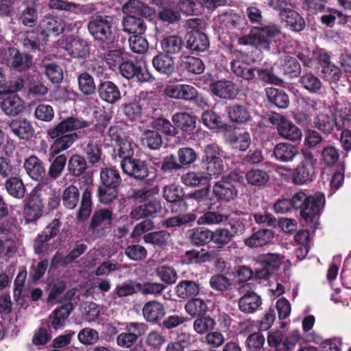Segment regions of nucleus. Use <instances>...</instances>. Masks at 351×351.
Returning a JSON list of instances; mask_svg holds the SVG:
<instances>
[{"mask_svg":"<svg viewBox=\"0 0 351 351\" xmlns=\"http://www.w3.org/2000/svg\"><path fill=\"white\" fill-rule=\"evenodd\" d=\"M88 126H89L88 121L75 117H69L60 122L56 127L48 130V136L55 139L50 147V154L54 156L69 149L78 138L76 133L69 132Z\"/></svg>","mask_w":351,"mask_h":351,"instance_id":"obj_1","label":"nucleus"},{"mask_svg":"<svg viewBox=\"0 0 351 351\" xmlns=\"http://www.w3.org/2000/svg\"><path fill=\"white\" fill-rule=\"evenodd\" d=\"M281 34L280 26L269 23L261 27H254L247 35L239 38L242 45H252L268 50L271 40Z\"/></svg>","mask_w":351,"mask_h":351,"instance_id":"obj_2","label":"nucleus"},{"mask_svg":"<svg viewBox=\"0 0 351 351\" xmlns=\"http://www.w3.org/2000/svg\"><path fill=\"white\" fill-rule=\"evenodd\" d=\"M317 159L309 151H303L300 164L294 169L291 180L296 185L308 184L315 177Z\"/></svg>","mask_w":351,"mask_h":351,"instance_id":"obj_3","label":"nucleus"},{"mask_svg":"<svg viewBox=\"0 0 351 351\" xmlns=\"http://www.w3.org/2000/svg\"><path fill=\"white\" fill-rule=\"evenodd\" d=\"M114 18L108 15H96L90 17L88 29L95 40L108 43L112 39Z\"/></svg>","mask_w":351,"mask_h":351,"instance_id":"obj_4","label":"nucleus"},{"mask_svg":"<svg viewBox=\"0 0 351 351\" xmlns=\"http://www.w3.org/2000/svg\"><path fill=\"white\" fill-rule=\"evenodd\" d=\"M238 292L241 295L238 306L239 310L245 314H251L257 311L262 305V299L255 291L254 285L251 283L240 285Z\"/></svg>","mask_w":351,"mask_h":351,"instance_id":"obj_5","label":"nucleus"},{"mask_svg":"<svg viewBox=\"0 0 351 351\" xmlns=\"http://www.w3.org/2000/svg\"><path fill=\"white\" fill-rule=\"evenodd\" d=\"M241 177L234 172H231L227 177H223L217 182L213 187L215 197L223 202L234 199L238 195V191L233 182H239Z\"/></svg>","mask_w":351,"mask_h":351,"instance_id":"obj_6","label":"nucleus"},{"mask_svg":"<svg viewBox=\"0 0 351 351\" xmlns=\"http://www.w3.org/2000/svg\"><path fill=\"white\" fill-rule=\"evenodd\" d=\"M268 345L275 348V351H291L299 340L297 332L285 334L282 331L276 330L268 332Z\"/></svg>","mask_w":351,"mask_h":351,"instance_id":"obj_7","label":"nucleus"},{"mask_svg":"<svg viewBox=\"0 0 351 351\" xmlns=\"http://www.w3.org/2000/svg\"><path fill=\"white\" fill-rule=\"evenodd\" d=\"M165 95L174 99L192 101L198 97V91L189 84H169L164 89Z\"/></svg>","mask_w":351,"mask_h":351,"instance_id":"obj_8","label":"nucleus"},{"mask_svg":"<svg viewBox=\"0 0 351 351\" xmlns=\"http://www.w3.org/2000/svg\"><path fill=\"white\" fill-rule=\"evenodd\" d=\"M121 167L125 174L136 180H143L148 175V168L145 163L132 157L122 159Z\"/></svg>","mask_w":351,"mask_h":351,"instance_id":"obj_9","label":"nucleus"},{"mask_svg":"<svg viewBox=\"0 0 351 351\" xmlns=\"http://www.w3.org/2000/svg\"><path fill=\"white\" fill-rule=\"evenodd\" d=\"M121 74L127 79L136 78L140 82H148L152 77L145 66L141 64H134L131 61H125L119 65Z\"/></svg>","mask_w":351,"mask_h":351,"instance_id":"obj_10","label":"nucleus"},{"mask_svg":"<svg viewBox=\"0 0 351 351\" xmlns=\"http://www.w3.org/2000/svg\"><path fill=\"white\" fill-rule=\"evenodd\" d=\"M211 92L216 96L226 99H232L239 93V88L230 80H219L210 86Z\"/></svg>","mask_w":351,"mask_h":351,"instance_id":"obj_11","label":"nucleus"},{"mask_svg":"<svg viewBox=\"0 0 351 351\" xmlns=\"http://www.w3.org/2000/svg\"><path fill=\"white\" fill-rule=\"evenodd\" d=\"M162 210L160 202L157 199L150 200L149 202L140 205L130 213V217L134 220H139L145 217H154Z\"/></svg>","mask_w":351,"mask_h":351,"instance_id":"obj_12","label":"nucleus"},{"mask_svg":"<svg viewBox=\"0 0 351 351\" xmlns=\"http://www.w3.org/2000/svg\"><path fill=\"white\" fill-rule=\"evenodd\" d=\"M325 203V197L321 193L311 196L307 204L300 212V215L306 221H311L319 215Z\"/></svg>","mask_w":351,"mask_h":351,"instance_id":"obj_13","label":"nucleus"},{"mask_svg":"<svg viewBox=\"0 0 351 351\" xmlns=\"http://www.w3.org/2000/svg\"><path fill=\"white\" fill-rule=\"evenodd\" d=\"M277 120L278 121L277 130L281 137L292 141L301 138L302 132L291 121L282 116H279Z\"/></svg>","mask_w":351,"mask_h":351,"instance_id":"obj_14","label":"nucleus"},{"mask_svg":"<svg viewBox=\"0 0 351 351\" xmlns=\"http://www.w3.org/2000/svg\"><path fill=\"white\" fill-rule=\"evenodd\" d=\"M298 154V147L289 143H280L273 149V156L281 162H292Z\"/></svg>","mask_w":351,"mask_h":351,"instance_id":"obj_15","label":"nucleus"},{"mask_svg":"<svg viewBox=\"0 0 351 351\" xmlns=\"http://www.w3.org/2000/svg\"><path fill=\"white\" fill-rule=\"evenodd\" d=\"M142 313L147 322L156 323L163 318L166 312L163 304L157 300H152L144 304Z\"/></svg>","mask_w":351,"mask_h":351,"instance_id":"obj_16","label":"nucleus"},{"mask_svg":"<svg viewBox=\"0 0 351 351\" xmlns=\"http://www.w3.org/2000/svg\"><path fill=\"white\" fill-rule=\"evenodd\" d=\"M24 168L27 175L34 180L41 181L45 176V165L38 157L31 156L24 162Z\"/></svg>","mask_w":351,"mask_h":351,"instance_id":"obj_17","label":"nucleus"},{"mask_svg":"<svg viewBox=\"0 0 351 351\" xmlns=\"http://www.w3.org/2000/svg\"><path fill=\"white\" fill-rule=\"evenodd\" d=\"M122 11L127 16L134 15L135 16H143L145 18L151 17L154 14L153 8L136 0H129L123 5Z\"/></svg>","mask_w":351,"mask_h":351,"instance_id":"obj_18","label":"nucleus"},{"mask_svg":"<svg viewBox=\"0 0 351 351\" xmlns=\"http://www.w3.org/2000/svg\"><path fill=\"white\" fill-rule=\"evenodd\" d=\"M274 233L271 230L261 229L253 233L244 240L249 247L254 248L268 245L273 239Z\"/></svg>","mask_w":351,"mask_h":351,"instance_id":"obj_19","label":"nucleus"},{"mask_svg":"<svg viewBox=\"0 0 351 351\" xmlns=\"http://www.w3.org/2000/svg\"><path fill=\"white\" fill-rule=\"evenodd\" d=\"M9 128L12 133L20 139L28 140L34 133L32 124L25 119H16L9 123Z\"/></svg>","mask_w":351,"mask_h":351,"instance_id":"obj_20","label":"nucleus"},{"mask_svg":"<svg viewBox=\"0 0 351 351\" xmlns=\"http://www.w3.org/2000/svg\"><path fill=\"white\" fill-rule=\"evenodd\" d=\"M9 52V64L14 69L22 71L27 69L31 64L32 58L26 53H21L15 48H10Z\"/></svg>","mask_w":351,"mask_h":351,"instance_id":"obj_21","label":"nucleus"},{"mask_svg":"<svg viewBox=\"0 0 351 351\" xmlns=\"http://www.w3.org/2000/svg\"><path fill=\"white\" fill-rule=\"evenodd\" d=\"M187 47L196 51H205L209 47L206 35L197 30H192L187 34Z\"/></svg>","mask_w":351,"mask_h":351,"instance_id":"obj_22","label":"nucleus"},{"mask_svg":"<svg viewBox=\"0 0 351 351\" xmlns=\"http://www.w3.org/2000/svg\"><path fill=\"white\" fill-rule=\"evenodd\" d=\"M73 308V304L69 302L54 310L49 317L51 326L55 330L64 327Z\"/></svg>","mask_w":351,"mask_h":351,"instance_id":"obj_23","label":"nucleus"},{"mask_svg":"<svg viewBox=\"0 0 351 351\" xmlns=\"http://www.w3.org/2000/svg\"><path fill=\"white\" fill-rule=\"evenodd\" d=\"M98 92L100 98L109 104H114L121 99L119 88L110 81L102 82L99 86Z\"/></svg>","mask_w":351,"mask_h":351,"instance_id":"obj_24","label":"nucleus"},{"mask_svg":"<svg viewBox=\"0 0 351 351\" xmlns=\"http://www.w3.org/2000/svg\"><path fill=\"white\" fill-rule=\"evenodd\" d=\"M280 64L284 72L291 77H297L301 71V67L297 60L287 51L280 52Z\"/></svg>","mask_w":351,"mask_h":351,"instance_id":"obj_25","label":"nucleus"},{"mask_svg":"<svg viewBox=\"0 0 351 351\" xmlns=\"http://www.w3.org/2000/svg\"><path fill=\"white\" fill-rule=\"evenodd\" d=\"M65 49L73 58H85L90 53L87 42L79 38L69 39L66 44Z\"/></svg>","mask_w":351,"mask_h":351,"instance_id":"obj_26","label":"nucleus"},{"mask_svg":"<svg viewBox=\"0 0 351 351\" xmlns=\"http://www.w3.org/2000/svg\"><path fill=\"white\" fill-rule=\"evenodd\" d=\"M41 66L44 69L46 76L52 83L58 84L62 80V68L56 63L51 62L49 58L45 57L42 60Z\"/></svg>","mask_w":351,"mask_h":351,"instance_id":"obj_27","label":"nucleus"},{"mask_svg":"<svg viewBox=\"0 0 351 351\" xmlns=\"http://www.w3.org/2000/svg\"><path fill=\"white\" fill-rule=\"evenodd\" d=\"M199 292V284L193 280H182L176 287L177 296L182 299H188L195 297L198 295Z\"/></svg>","mask_w":351,"mask_h":351,"instance_id":"obj_28","label":"nucleus"},{"mask_svg":"<svg viewBox=\"0 0 351 351\" xmlns=\"http://www.w3.org/2000/svg\"><path fill=\"white\" fill-rule=\"evenodd\" d=\"M123 29L128 34H143L146 29V25L139 16L134 15L127 16L122 21Z\"/></svg>","mask_w":351,"mask_h":351,"instance_id":"obj_29","label":"nucleus"},{"mask_svg":"<svg viewBox=\"0 0 351 351\" xmlns=\"http://www.w3.org/2000/svg\"><path fill=\"white\" fill-rule=\"evenodd\" d=\"M171 120L177 130L191 132L195 128V119L188 112H176L172 116Z\"/></svg>","mask_w":351,"mask_h":351,"instance_id":"obj_30","label":"nucleus"},{"mask_svg":"<svg viewBox=\"0 0 351 351\" xmlns=\"http://www.w3.org/2000/svg\"><path fill=\"white\" fill-rule=\"evenodd\" d=\"M281 18L287 23V26L293 31L300 32L305 27L304 19L291 8L282 12Z\"/></svg>","mask_w":351,"mask_h":351,"instance_id":"obj_31","label":"nucleus"},{"mask_svg":"<svg viewBox=\"0 0 351 351\" xmlns=\"http://www.w3.org/2000/svg\"><path fill=\"white\" fill-rule=\"evenodd\" d=\"M1 109L8 115H16L23 110L22 100L16 95H10L0 102Z\"/></svg>","mask_w":351,"mask_h":351,"instance_id":"obj_32","label":"nucleus"},{"mask_svg":"<svg viewBox=\"0 0 351 351\" xmlns=\"http://www.w3.org/2000/svg\"><path fill=\"white\" fill-rule=\"evenodd\" d=\"M228 114L230 120L238 123H244L250 119L247 108L241 104H234L228 108Z\"/></svg>","mask_w":351,"mask_h":351,"instance_id":"obj_33","label":"nucleus"},{"mask_svg":"<svg viewBox=\"0 0 351 351\" xmlns=\"http://www.w3.org/2000/svg\"><path fill=\"white\" fill-rule=\"evenodd\" d=\"M314 124L315 128L323 133L329 134L336 125V119L332 114L326 113H319L314 119Z\"/></svg>","mask_w":351,"mask_h":351,"instance_id":"obj_34","label":"nucleus"},{"mask_svg":"<svg viewBox=\"0 0 351 351\" xmlns=\"http://www.w3.org/2000/svg\"><path fill=\"white\" fill-rule=\"evenodd\" d=\"M245 179L247 183L252 186L261 187L267 184L269 180L268 173L260 169H253L245 173Z\"/></svg>","mask_w":351,"mask_h":351,"instance_id":"obj_35","label":"nucleus"},{"mask_svg":"<svg viewBox=\"0 0 351 351\" xmlns=\"http://www.w3.org/2000/svg\"><path fill=\"white\" fill-rule=\"evenodd\" d=\"M152 64L158 71L167 75L172 73L175 69L173 59L166 53H160L155 56Z\"/></svg>","mask_w":351,"mask_h":351,"instance_id":"obj_36","label":"nucleus"},{"mask_svg":"<svg viewBox=\"0 0 351 351\" xmlns=\"http://www.w3.org/2000/svg\"><path fill=\"white\" fill-rule=\"evenodd\" d=\"M161 47L167 55L177 54L183 47V40L178 36H169L161 40Z\"/></svg>","mask_w":351,"mask_h":351,"instance_id":"obj_37","label":"nucleus"},{"mask_svg":"<svg viewBox=\"0 0 351 351\" xmlns=\"http://www.w3.org/2000/svg\"><path fill=\"white\" fill-rule=\"evenodd\" d=\"M101 184L106 186L118 187L122 180L119 171L113 168H105L100 172Z\"/></svg>","mask_w":351,"mask_h":351,"instance_id":"obj_38","label":"nucleus"},{"mask_svg":"<svg viewBox=\"0 0 351 351\" xmlns=\"http://www.w3.org/2000/svg\"><path fill=\"white\" fill-rule=\"evenodd\" d=\"M267 97L270 103L279 108H286L289 106V97L282 90L269 88L267 89Z\"/></svg>","mask_w":351,"mask_h":351,"instance_id":"obj_39","label":"nucleus"},{"mask_svg":"<svg viewBox=\"0 0 351 351\" xmlns=\"http://www.w3.org/2000/svg\"><path fill=\"white\" fill-rule=\"evenodd\" d=\"M80 192L74 185H69L62 191V202L63 206L68 209H73L78 204Z\"/></svg>","mask_w":351,"mask_h":351,"instance_id":"obj_40","label":"nucleus"},{"mask_svg":"<svg viewBox=\"0 0 351 351\" xmlns=\"http://www.w3.org/2000/svg\"><path fill=\"white\" fill-rule=\"evenodd\" d=\"M38 13L37 9L34 5H28L22 10L19 16V23L29 27H34L38 21Z\"/></svg>","mask_w":351,"mask_h":351,"instance_id":"obj_41","label":"nucleus"},{"mask_svg":"<svg viewBox=\"0 0 351 351\" xmlns=\"http://www.w3.org/2000/svg\"><path fill=\"white\" fill-rule=\"evenodd\" d=\"M283 259L284 256L280 254L269 253L258 256L257 262L274 271L280 267Z\"/></svg>","mask_w":351,"mask_h":351,"instance_id":"obj_42","label":"nucleus"},{"mask_svg":"<svg viewBox=\"0 0 351 351\" xmlns=\"http://www.w3.org/2000/svg\"><path fill=\"white\" fill-rule=\"evenodd\" d=\"M191 242L197 246L204 245L210 241L211 230L203 228L190 230L188 232Z\"/></svg>","mask_w":351,"mask_h":351,"instance_id":"obj_43","label":"nucleus"},{"mask_svg":"<svg viewBox=\"0 0 351 351\" xmlns=\"http://www.w3.org/2000/svg\"><path fill=\"white\" fill-rule=\"evenodd\" d=\"M184 309L189 315L195 317L204 315L207 311L208 306L202 299L194 298L186 303Z\"/></svg>","mask_w":351,"mask_h":351,"instance_id":"obj_44","label":"nucleus"},{"mask_svg":"<svg viewBox=\"0 0 351 351\" xmlns=\"http://www.w3.org/2000/svg\"><path fill=\"white\" fill-rule=\"evenodd\" d=\"M5 189L8 193L15 198H23L25 193V186L22 180L18 178L12 177L5 182Z\"/></svg>","mask_w":351,"mask_h":351,"instance_id":"obj_45","label":"nucleus"},{"mask_svg":"<svg viewBox=\"0 0 351 351\" xmlns=\"http://www.w3.org/2000/svg\"><path fill=\"white\" fill-rule=\"evenodd\" d=\"M180 60L182 65L190 73L200 74L204 71V64L199 58L181 56Z\"/></svg>","mask_w":351,"mask_h":351,"instance_id":"obj_46","label":"nucleus"},{"mask_svg":"<svg viewBox=\"0 0 351 351\" xmlns=\"http://www.w3.org/2000/svg\"><path fill=\"white\" fill-rule=\"evenodd\" d=\"M79 90L85 95H91L96 90L93 77L88 73L84 72L77 77Z\"/></svg>","mask_w":351,"mask_h":351,"instance_id":"obj_47","label":"nucleus"},{"mask_svg":"<svg viewBox=\"0 0 351 351\" xmlns=\"http://www.w3.org/2000/svg\"><path fill=\"white\" fill-rule=\"evenodd\" d=\"M216 323L210 316H201L193 324V330L199 335H204L213 330Z\"/></svg>","mask_w":351,"mask_h":351,"instance_id":"obj_48","label":"nucleus"},{"mask_svg":"<svg viewBox=\"0 0 351 351\" xmlns=\"http://www.w3.org/2000/svg\"><path fill=\"white\" fill-rule=\"evenodd\" d=\"M208 180V176L201 171H191L182 175L181 177L182 182L189 186H197L200 184H204L207 182Z\"/></svg>","mask_w":351,"mask_h":351,"instance_id":"obj_49","label":"nucleus"},{"mask_svg":"<svg viewBox=\"0 0 351 351\" xmlns=\"http://www.w3.org/2000/svg\"><path fill=\"white\" fill-rule=\"evenodd\" d=\"M97 195L101 204H110L118 197V187L99 185Z\"/></svg>","mask_w":351,"mask_h":351,"instance_id":"obj_50","label":"nucleus"},{"mask_svg":"<svg viewBox=\"0 0 351 351\" xmlns=\"http://www.w3.org/2000/svg\"><path fill=\"white\" fill-rule=\"evenodd\" d=\"M209 285L213 289L223 293L231 289L232 283L228 277L221 274H215L210 278Z\"/></svg>","mask_w":351,"mask_h":351,"instance_id":"obj_51","label":"nucleus"},{"mask_svg":"<svg viewBox=\"0 0 351 351\" xmlns=\"http://www.w3.org/2000/svg\"><path fill=\"white\" fill-rule=\"evenodd\" d=\"M219 20L221 25L226 28L232 29L239 27L243 20L241 16L232 10L223 12L219 16Z\"/></svg>","mask_w":351,"mask_h":351,"instance_id":"obj_52","label":"nucleus"},{"mask_svg":"<svg viewBox=\"0 0 351 351\" xmlns=\"http://www.w3.org/2000/svg\"><path fill=\"white\" fill-rule=\"evenodd\" d=\"M92 210L91 192L86 189L82 194L80 208L78 211L77 217L80 220H86L90 215Z\"/></svg>","mask_w":351,"mask_h":351,"instance_id":"obj_53","label":"nucleus"},{"mask_svg":"<svg viewBox=\"0 0 351 351\" xmlns=\"http://www.w3.org/2000/svg\"><path fill=\"white\" fill-rule=\"evenodd\" d=\"M233 234L227 228H219L215 231H211L210 241L219 246H223L230 242Z\"/></svg>","mask_w":351,"mask_h":351,"instance_id":"obj_54","label":"nucleus"},{"mask_svg":"<svg viewBox=\"0 0 351 351\" xmlns=\"http://www.w3.org/2000/svg\"><path fill=\"white\" fill-rule=\"evenodd\" d=\"M68 169L72 175L80 176L86 169V160L80 155L73 156L69 161Z\"/></svg>","mask_w":351,"mask_h":351,"instance_id":"obj_55","label":"nucleus"},{"mask_svg":"<svg viewBox=\"0 0 351 351\" xmlns=\"http://www.w3.org/2000/svg\"><path fill=\"white\" fill-rule=\"evenodd\" d=\"M45 30L48 32L58 35L63 32L65 29V22L60 18L56 16L47 17L43 24Z\"/></svg>","mask_w":351,"mask_h":351,"instance_id":"obj_56","label":"nucleus"},{"mask_svg":"<svg viewBox=\"0 0 351 351\" xmlns=\"http://www.w3.org/2000/svg\"><path fill=\"white\" fill-rule=\"evenodd\" d=\"M170 238V234L165 230H160L148 233L143 237L145 243L162 246L165 245Z\"/></svg>","mask_w":351,"mask_h":351,"instance_id":"obj_57","label":"nucleus"},{"mask_svg":"<svg viewBox=\"0 0 351 351\" xmlns=\"http://www.w3.org/2000/svg\"><path fill=\"white\" fill-rule=\"evenodd\" d=\"M178 157L182 168L189 167L197 158L195 152L190 147L180 148L178 151Z\"/></svg>","mask_w":351,"mask_h":351,"instance_id":"obj_58","label":"nucleus"},{"mask_svg":"<svg viewBox=\"0 0 351 351\" xmlns=\"http://www.w3.org/2000/svg\"><path fill=\"white\" fill-rule=\"evenodd\" d=\"M66 162V157L64 154L56 157L49 168L48 176L53 180L60 177L64 169Z\"/></svg>","mask_w":351,"mask_h":351,"instance_id":"obj_59","label":"nucleus"},{"mask_svg":"<svg viewBox=\"0 0 351 351\" xmlns=\"http://www.w3.org/2000/svg\"><path fill=\"white\" fill-rule=\"evenodd\" d=\"M300 82L303 87L311 93H317L322 88L320 80L312 73L304 75Z\"/></svg>","mask_w":351,"mask_h":351,"instance_id":"obj_60","label":"nucleus"},{"mask_svg":"<svg viewBox=\"0 0 351 351\" xmlns=\"http://www.w3.org/2000/svg\"><path fill=\"white\" fill-rule=\"evenodd\" d=\"M138 282L126 281L117 285L114 289V293L119 298H124L134 294L138 291Z\"/></svg>","mask_w":351,"mask_h":351,"instance_id":"obj_61","label":"nucleus"},{"mask_svg":"<svg viewBox=\"0 0 351 351\" xmlns=\"http://www.w3.org/2000/svg\"><path fill=\"white\" fill-rule=\"evenodd\" d=\"M300 107L304 113H306V119L308 120L310 115L319 110L322 107V103L319 101H316L310 97H302L299 101Z\"/></svg>","mask_w":351,"mask_h":351,"instance_id":"obj_62","label":"nucleus"},{"mask_svg":"<svg viewBox=\"0 0 351 351\" xmlns=\"http://www.w3.org/2000/svg\"><path fill=\"white\" fill-rule=\"evenodd\" d=\"M265 339L263 334L255 332L250 335L245 341V346L250 351H258L265 344Z\"/></svg>","mask_w":351,"mask_h":351,"instance_id":"obj_63","label":"nucleus"},{"mask_svg":"<svg viewBox=\"0 0 351 351\" xmlns=\"http://www.w3.org/2000/svg\"><path fill=\"white\" fill-rule=\"evenodd\" d=\"M83 149L90 163L95 164L99 161L101 150L93 141H89L88 143L85 144Z\"/></svg>","mask_w":351,"mask_h":351,"instance_id":"obj_64","label":"nucleus"}]
</instances>
